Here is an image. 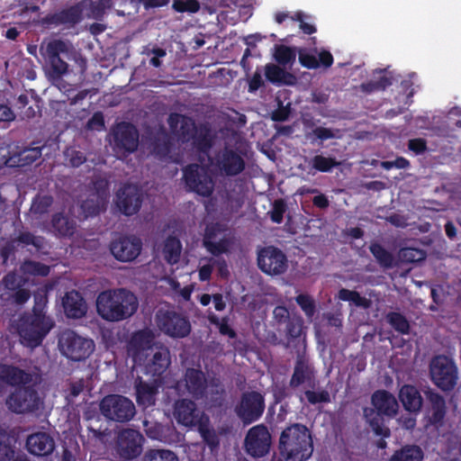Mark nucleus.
<instances>
[{
    "instance_id": "c9c22d12",
    "label": "nucleus",
    "mask_w": 461,
    "mask_h": 461,
    "mask_svg": "<svg viewBox=\"0 0 461 461\" xmlns=\"http://www.w3.org/2000/svg\"><path fill=\"white\" fill-rule=\"evenodd\" d=\"M424 452L420 447L414 444H407L395 450L389 461H422Z\"/></svg>"
},
{
    "instance_id": "bb28decb",
    "label": "nucleus",
    "mask_w": 461,
    "mask_h": 461,
    "mask_svg": "<svg viewBox=\"0 0 461 461\" xmlns=\"http://www.w3.org/2000/svg\"><path fill=\"white\" fill-rule=\"evenodd\" d=\"M154 335L151 330L144 329L132 333L127 343L128 355L137 362L142 353L152 348Z\"/></svg>"
},
{
    "instance_id": "e433bc0d",
    "label": "nucleus",
    "mask_w": 461,
    "mask_h": 461,
    "mask_svg": "<svg viewBox=\"0 0 461 461\" xmlns=\"http://www.w3.org/2000/svg\"><path fill=\"white\" fill-rule=\"evenodd\" d=\"M182 251V244L179 239L169 235L164 242L163 257L169 265H176L179 262Z\"/></svg>"
},
{
    "instance_id": "c03bdc74",
    "label": "nucleus",
    "mask_w": 461,
    "mask_h": 461,
    "mask_svg": "<svg viewBox=\"0 0 461 461\" xmlns=\"http://www.w3.org/2000/svg\"><path fill=\"white\" fill-rule=\"evenodd\" d=\"M295 51L288 46L277 45L275 48L274 59L276 61L283 66L293 63L295 60Z\"/></svg>"
},
{
    "instance_id": "dca6fc26",
    "label": "nucleus",
    "mask_w": 461,
    "mask_h": 461,
    "mask_svg": "<svg viewBox=\"0 0 461 461\" xmlns=\"http://www.w3.org/2000/svg\"><path fill=\"white\" fill-rule=\"evenodd\" d=\"M258 266L262 272L276 276L283 274L288 267V261L285 254L274 246L263 248L258 256Z\"/></svg>"
},
{
    "instance_id": "338daca9",
    "label": "nucleus",
    "mask_w": 461,
    "mask_h": 461,
    "mask_svg": "<svg viewBox=\"0 0 461 461\" xmlns=\"http://www.w3.org/2000/svg\"><path fill=\"white\" fill-rule=\"evenodd\" d=\"M273 317L278 325L285 324L292 317L285 306L277 305L274 308Z\"/></svg>"
},
{
    "instance_id": "c756f323",
    "label": "nucleus",
    "mask_w": 461,
    "mask_h": 461,
    "mask_svg": "<svg viewBox=\"0 0 461 461\" xmlns=\"http://www.w3.org/2000/svg\"><path fill=\"white\" fill-rule=\"evenodd\" d=\"M0 379L11 386L23 387L32 382V375L14 365L0 364Z\"/></svg>"
},
{
    "instance_id": "2f4dec72",
    "label": "nucleus",
    "mask_w": 461,
    "mask_h": 461,
    "mask_svg": "<svg viewBox=\"0 0 461 461\" xmlns=\"http://www.w3.org/2000/svg\"><path fill=\"white\" fill-rule=\"evenodd\" d=\"M64 312L68 318L79 319L86 312V303L81 294L76 290L66 293L62 299Z\"/></svg>"
},
{
    "instance_id": "f3484780",
    "label": "nucleus",
    "mask_w": 461,
    "mask_h": 461,
    "mask_svg": "<svg viewBox=\"0 0 461 461\" xmlns=\"http://www.w3.org/2000/svg\"><path fill=\"white\" fill-rule=\"evenodd\" d=\"M244 446L246 452L252 457H262L270 449L271 435L264 424H259L249 429Z\"/></svg>"
},
{
    "instance_id": "a19ab883",
    "label": "nucleus",
    "mask_w": 461,
    "mask_h": 461,
    "mask_svg": "<svg viewBox=\"0 0 461 461\" xmlns=\"http://www.w3.org/2000/svg\"><path fill=\"white\" fill-rule=\"evenodd\" d=\"M20 270L24 275L44 277L50 274V267L41 262L27 259L22 263Z\"/></svg>"
},
{
    "instance_id": "e2e57ef3",
    "label": "nucleus",
    "mask_w": 461,
    "mask_h": 461,
    "mask_svg": "<svg viewBox=\"0 0 461 461\" xmlns=\"http://www.w3.org/2000/svg\"><path fill=\"white\" fill-rule=\"evenodd\" d=\"M305 17H306V15L303 12L298 11L293 16H291V20L299 22L300 23L299 27L302 30V32L304 34L311 35V34L316 32L317 29H316L315 25L306 23L304 21Z\"/></svg>"
},
{
    "instance_id": "4c0bfd02",
    "label": "nucleus",
    "mask_w": 461,
    "mask_h": 461,
    "mask_svg": "<svg viewBox=\"0 0 461 461\" xmlns=\"http://www.w3.org/2000/svg\"><path fill=\"white\" fill-rule=\"evenodd\" d=\"M369 250L381 267L388 269L393 267V255L389 250L384 249L380 243H371L369 246Z\"/></svg>"
},
{
    "instance_id": "393cba45",
    "label": "nucleus",
    "mask_w": 461,
    "mask_h": 461,
    "mask_svg": "<svg viewBox=\"0 0 461 461\" xmlns=\"http://www.w3.org/2000/svg\"><path fill=\"white\" fill-rule=\"evenodd\" d=\"M170 364L169 349L164 346L156 347L151 358L144 366V373L158 380Z\"/></svg>"
},
{
    "instance_id": "5fc2aeb1",
    "label": "nucleus",
    "mask_w": 461,
    "mask_h": 461,
    "mask_svg": "<svg viewBox=\"0 0 461 461\" xmlns=\"http://www.w3.org/2000/svg\"><path fill=\"white\" fill-rule=\"evenodd\" d=\"M285 334L288 339H297L301 336L303 330V320L300 317H292L285 323Z\"/></svg>"
},
{
    "instance_id": "774afa93",
    "label": "nucleus",
    "mask_w": 461,
    "mask_h": 461,
    "mask_svg": "<svg viewBox=\"0 0 461 461\" xmlns=\"http://www.w3.org/2000/svg\"><path fill=\"white\" fill-rule=\"evenodd\" d=\"M221 231V225L219 223H212L206 226L204 230V235L203 239V245H206L207 242H212Z\"/></svg>"
},
{
    "instance_id": "f8f14e48",
    "label": "nucleus",
    "mask_w": 461,
    "mask_h": 461,
    "mask_svg": "<svg viewBox=\"0 0 461 461\" xmlns=\"http://www.w3.org/2000/svg\"><path fill=\"white\" fill-rule=\"evenodd\" d=\"M41 398L33 386L16 388L6 399V404L14 413L32 412L39 409Z\"/></svg>"
},
{
    "instance_id": "6e6552de",
    "label": "nucleus",
    "mask_w": 461,
    "mask_h": 461,
    "mask_svg": "<svg viewBox=\"0 0 461 461\" xmlns=\"http://www.w3.org/2000/svg\"><path fill=\"white\" fill-rule=\"evenodd\" d=\"M156 322L162 333L173 339H184L191 332L188 318L173 310H158Z\"/></svg>"
},
{
    "instance_id": "a18cd8bd",
    "label": "nucleus",
    "mask_w": 461,
    "mask_h": 461,
    "mask_svg": "<svg viewBox=\"0 0 461 461\" xmlns=\"http://www.w3.org/2000/svg\"><path fill=\"white\" fill-rule=\"evenodd\" d=\"M144 461H178V457L171 450L149 449L144 456Z\"/></svg>"
},
{
    "instance_id": "5701e85b",
    "label": "nucleus",
    "mask_w": 461,
    "mask_h": 461,
    "mask_svg": "<svg viewBox=\"0 0 461 461\" xmlns=\"http://www.w3.org/2000/svg\"><path fill=\"white\" fill-rule=\"evenodd\" d=\"M116 204L126 216L137 213L142 204V194L140 188L131 184H126L116 194Z\"/></svg>"
},
{
    "instance_id": "052dcab7",
    "label": "nucleus",
    "mask_w": 461,
    "mask_h": 461,
    "mask_svg": "<svg viewBox=\"0 0 461 461\" xmlns=\"http://www.w3.org/2000/svg\"><path fill=\"white\" fill-rule=\"evenodd\" d=\"M299 62L303 67L308 69H315L320 67V63L316 56L305 50L299 51Z\"/></svg>"
},
{
    "instance_id": "6e6d98bb",
    "label": "nucleus",
    "mask_w": 461,
    "mask_h": 461,
    "mask_svg": "<svg viewBox=\"0 0 461 461\" xmlns=\"http://www.w3.org/2000/svg\"><path fill=\"white\" fill-rule=\"evenodd\" d=\"M173 8L178 13H196L200 9L198 0H173Z\"/></svg>"
},
{
    "instance_id": "f704fd0d",
    "label": "nucleus",
    "mask_w": 461,
    "mask_h": 461,
    "mask_svg": "<svg viewBox=\"0 0 461 461\" xmlns=\"http://www.w3.org/2000/svg\"><path fill=\"white\" fill-rule=\"evenodd\" d=\"M265 76L267 81L277 86L293 85L295 80V77L293 74L271 63L266 65Z\"/></svg>"
},
{
    "instance_id": "69168bd1",
    "label": "nucleus",
    "mask_w": 461,
    "mask_h": 461,
    "mask_svg": "<svg viewBox=\"0 0 461 461\" xmlns=\"http://www.w3.org/2000/svg\"><path fill=\"white\" fill-rule=\"evenodd\" d=\"M48 298L45 293L37 292L34 294V305L32 313L46 314L44 309L47 305Z\"/></svg>"
},
{
    "instance_id": "4d7b16f0",
    "label": "nucleus",
    "mask_w": 461,
    "mask_h": 461,
    "mask_svg": "<svg viewBox=\"0 0 461 461\" xmlns=\"http://www.w3.org/2000/svg\"><path fill=\"white\" fill-rule=\"evenodd\" d=\"M286 210L287 205L283 199L275 200L272 210L269 212L271 221L275 223H281Z\"/></svg>"
},
{
    "instance_id": "b1692460",
    "label": "nucleus",
    "mask_w": 461,
    "mask_h": 461,
    "mask_svg": "<svg viewBox=\"0 0 461 461\" xmlns=\"http://www.w3.org/2000/svg\"><path fill=\"white\" fill-rule=\"evenodd\" d=\"M160 387V381L153 379L152 382L144 381L138 376L134 382L135 399L137 404L141 408L152 407L156 404L157 395Z\"/></svg>"
},
{
    "instance_id": "0e129e2a",
    "label": "nucleus",
    "mask_w": 461,
    "mask_h": 461,
    "mask_svg": "<svg viewBox=\"0 0 461 461\" xmlns=\"http://www.w3.org/2000/svg\"><path fill=\"white\" fill-rule=\"evenodd\" d=\"M407 146L408 149L415 155H422L428 150L427 140L423 138L410 139Z\"/></svg>"
},
{
    "instance_id": "f03ea898",
    "label": "nucleus",
    "mask_w": 461,
    "mask_h": 461,
    "mask_svg": "<svg viewBox=\"0 0 461 461\" xmlns=\"http://www.w3.org/2000/svg\"><path fill=\"white\" fill-rule=\"evenodd\" d=\"M278 447L285 461H306L313 452L309 429L300 423L286 427L280 435Z\"/></svg>"
},
{
    "instance_id": "1a4fd4ad",
    "label": "nucleus",
    "mask_w": 461,
    "mask_h": 461,
    "mask_svg": "<svg viewBox=\"0 0 461 461\" xmlns=\"http://www.w3.org/2000/svg\"><path fill=\"white\" fill-rule=\"evenodd\" d=\"M183 180L188 191L203 197H209L214 190V182L207 169L196 163L183 168Z\"/></svg>"
},
{
    "instance_id": "a878e982",
    "label": "nucleus",
    "mask_w": 461,
    "mask_h": 461,
    "mask_svg": "<svg viewBox=\"0 0 461 461\" xmlns=\"http://www.w3.org/2000/svg\"><path fill=\"white\" fill-rule=\"evenodd\" d=\"M424 394L428 402L427 413L429 423L434 426L441 425L447 412L445 398L431 388L424 390Z\"/></svg>"
},
{
    "instance_id": "7ed1b4c3",
    "label": "nucleus",
    "mask_w": 461,
    "mask_h": 461,
    "mask_svg": "<svg viewBox=\"0 0 461 461\" xmlns=\"http://www.w3.org/2000/svg\"><path fill=\"white\" fill-rule=\"evenodd\" d=\"M374 408L366 407L363 410L364 418L376 436L389 438L391 431L384 424V417H394L399 409V404L393 393L386 390H377L371 397Z\"/></svg>"
},
{
    "instance_id": "2eb2a0df",
    "label": "nucleus",
    "mask_w": 461,
    "mask_h": 461,
    "mask_svg": "<svg viewBox=\"0 0 461 461\" xmlns=\"http://www.w3.org/2000/svg\"><path fill=\"white\" fill-rule=\"evenodd\" d=\"M113 149L123 155L133 153L139 146V131L131 122H122L112 130Z\"/></svg>"
},
{
    "instance_id": "f257e3e1",
    "label": "nucleus",
    "mask_w": 461,
    "mask_h": 461,
    "mask_svg": "<svg viewBox=\"0 0 461 461\" xmlns=\"http://www.w3.org/2000/svg\"><path fill=\"white\" fill-rule=\"evenodd\" d=\"M137 309V297L125 288L103 291L96 298V311L102 319L108 321L126 320L132 316Z\"/></svg>"
},
{
    "instance_id": "ddd939ff",
    "label": "nucleus",
    "mask_w": 461,
    "mask_h": 461,
    "mask_svg": "<svg viewBox=\"0 0 461 461\" xmlns=\"http://www.w3.org/2000/svg\"><path fill=\"white\" fill-rule=\"evenodd\" d=\"M264 411V396L257 391L244 393L240 404L236 408L237 415L245 425L258 420Z\"/></svg>"
},
{
    "instance_id": "39448f33",
    "label": "nucleus",
    "mask_w": 461,
    "mask_h": 461,
    "mask_svg": "<svg viewBox=\"0 0 461 461\" xmlns=\"http://www.w3.org/2000/svg\"><path fill=\"white\" fill-rule=\"evenodd\" d=\"M101 414L108 420L126 423L132 420L136 413L133 402L120 394H108L99 404Z\"/></svg>"
},
{
    "instance_id": "412c9836",
    "label": "nucleus",
    "mask_w": 461,
    "mask_h": 461,
    "mask_svg": "<svg viewBox=\"0 0 461 461\" xmlns=\"http://www.w3.org/2000/svg\"><path fill=\"white\" fill-rule=\"evenodd\" d=\"M142 435L136 429H122L117 437L116 451L124 459H133L142 451Z\"/></svg>"
},
{
    "instance_id": "cd10ccee",
    "label": "nucleus",
    "mask_w": 461,
    "mask_h": 461,
    "mask_svg": "<svg viewBox=\"0 0 461 461\" xmlns=\"http://www.w3.org/2000/svg\"><path fill=\"white\" fill-rule=\"evenodd\" d=\"M185 386L190 395L196 400H202L206 396L208 388L204 373L197 368L189 367L184 375Z\"/></svg>"
},
{
    "instance_id": "49530a36",
    "label": "nucleus",
    "mask_w": 461,
    "mask_h": 461,
    "mask_svg": "<svg viewBox=\"0 0 461 461\" xmlns=\"http://www.w3.org/2000/svg\"><path fill=\"white\" fill-rule=\"evenodd\" d=\"M225 390L219 382H212L209 391V402L212 407H221L224 402Z\"/></svg>"
},
{
    "instance_id": "13d9d810",
    "label": "nucleus",
    "mask_w": 461,
    "mask_h": 461,
    "mask_svg": "<svg viewBox=\"0 0 461 461\" xmlns=\"http://www.w3.org/2000/svg\"><path fill=\"white\" fill-rule=\"evenodd\" d=\"M144 430L146 435L151 439L161 440L163 436L164 427L159 423H151L148 420L143 422Z\"/></svg>"
},
{
    "instance_id": "09e8293b",
    "label": "nucleus",
    "mask_w": 461,
    "mask_h": 461,
    "mask_svg": "<svg viewBox=\"0 0 461 461\" xmlns=\"http://www.w3.org/2000/svg\"><path fill=\"white\" fill-rule=\"evenodd\" d=\"M197 125L198 124L195 123L194 120L192 117L185 115L183 118V122L176 133L178 134L182 141L189 142L190 137L194 131L196 129Z\"/></svg>"
},
{
    "instance_id": "20e7f679",
    "label": "nucleus",
    "mask_w": 461,
    "mask_h": 461,
    "mask_svg": "<svg viewBox=\"0 0 461 461\" xmlns=\"http://www.w3.org/2000/svg\"><path fill=\"white\" fill-rule=\"evenodd\" d=\"M54 327V321L46 314L25 313L18 323L17 330L22 342L28 348H35Z\"/></svg>"
},
{
    "instance_id": "423d86ee",
    "label": "nucleus",
    "mask_w": 461,
    "mask_h": 461,
    "mask_svg": "<svg viewBox=\"0 0 461 461\" xmlns=\"http://www.w3.org/2000/svg\"><path fill=\"white\" fill-rule=\"evenodd\" d=\"M429 375L433 384L444 392L451 391L457 383V367L452 359L439 355L432 358Z\"/></svg>"
},
{
    "instance_id": "3c124183",
    "label": "nucleus",
    "mask_w": 461,
    "mask_h": 461,
    "mask_svg": "<svg viewBox=\"0 0 461 461\" xmlns=\"http://www.w3.org/2000/svg\"><path fill=\"white\" fill-rule=\"evenodd\" d=\"M41 156V148H25L19 153V162L22 166L31 165Z\"/></svg>"
},
{
    "instance_id": "c85d7f7f",
    "label": "nucleus",
    "mask_w": 461,
    "mask_h": 461,
    "mask_svg": "<svg viewBox=\"0 0 461 461\" xmlns=\"http://www.w3.org/2000/svg\"><path fill=\"white\" fill-rule=\"evenodd\" d=\"M192 147L201 154L208 155L214 143V135L207 122L198 123L190 137Z\"/></svg>"
},
{
    "instance_id": "4468645a",
    "label": "nucleus",
    "mask_w": 461,
    "mask_h": 461,
    "mask_svg": "<svg viewBox=\"0 0 461 461\" xmlns=\"http://www.w3.org/2000/svg\"><path fill=\"white\" fill-rule=\"evenodd\" d=\"M304 384L311 388L316 384V370L305 350L297 352L289 386L295 389Z\"/></svg>"
},
{
    "instance_id": "0eeeda50",
    "label": "nucleus",
    "mask_w": 461,
    "mask_h": 461,
    "mask_svg": "<svg viewBox=\"0 0 461 461\" xmlns=\"http://www.w3.org/2000/svg\"><path fill=\"white\" fill-rule=\"evenodd\" d=\"M59 347L62 354L72 361L86 360L95 350L93 339L83 338L70 330L61 334Z\"/></svg>"
},
{
    "instance_id": "bf43d9fd",
    "label": "nucleus",
    "mask_w": 461,
    "mask_h": 461,
    "mask_svg": "<svg viewBox=\"0 0 461 461\" xmlns=\"http://www.w3.org/2000/svg\"><path fill=\"white\" fill-rule=\"evenodd\" d=\"M203 247L212 256L218 257L223 253L228 252L229 242L227 240L222 239L218 242H207V244L204 245Z\"/></svg>"
},
{
    "instance_id": "473e14b6",
    "label": "nucleus",
    "mask_w": 461,
    "mask_h": 461,
    "mask_svg": "<svg viewBox=\"0 0 461 461\" xmlns=\"http://www.w3.org/2000/svg\"><path fill=\"white\" fill-rule=\"evenodd\" d=\"M399 399L409 412H419L423 405V398L418 388L411 384H403L399 391Z\"/></svg>"
},
{
    "instance_id": "9d476101",
    "label": "nucleus",
    "mask_w": 461,
    "mask_h": 461,
    "mask_svg": "<svg viewBox=\"0 0 461 461\" xmlns=\"http://www.w3.org/2000/svg\"><path fill=\"white\" fill-rule=\"evenodd\" d=\"M211 165L221 175L235 176L244 171L246 163L244 158L232 148L225 146L209 158Z\"/></svg>"
},
{
    "instance_id": "6ab92c4d",
    "label": "nucleus",
    "mask_w": 461,
    "mask_h": 461,
    "mask_svg": "<svg viewBox=\"0 0 461 461\" xmlns=\"http://www.w3.org/2000/svg\"><path fill=\"white\" fill-rule=\"evenodd\" d=\"M83 18V9L78 5H73L59 11L48 14L41 19V25L45 28H57L63 26L66 29L73 28Z\"/></svg>"
},
{
    "instance_id": "aec40b11",
    "label": "nucleus",
    "mask_w": 461,
    "mask_h": 461,
    "mask_svg": "<svg viewBox=\"0 0 461 461\" xmlns=\"http://www.w3.org/2000/svg\"><path fill=\"white\" fill-rule=\"evenodd\" d=\"M95 191L90 193L80 204L83 219L98 215L105 209L108 197V185L104 180L94 182Z\"/></svg>"
},
{
    "instance_id": "864d4df0",
    "label": "nucleus",
    "mask_w": 461,
    "mask_h": 461,
    "mask_svg": "<svg viewBox=\"0 0 461 461\" xmlns=\"http://www.w3.org/2000/svg\"><path fill=\"white\" fill-rule=\"evenodd\" d=\"M64 156L69 165L73 167H79L86 161V156L85 153L74 148H68L64 151Z\"/></svg>"
},
{
    "instance_id": "680f3d73",
    "label": "nucleus",
    "mask_w": 461,
    "mask_h": 461,
    "mask_svg": "<svg viewBox=\"0 0 461 461\" xmlns=\"http://www.w3.org/2000/svg\"><path fill=\"white\" fill-rule=\"evenodd\" d=\"M14 456V450L6 433L5 438L0 440V461H10Z\"/></svg>"
},
{
    "instance_id": "79ce46f5",
    "label": "nucleus",
    "mask_w": 461,
    "mask_h": 461,
    "mask_svg": "<svg viewBox=\"0 0 461 461\" xmlns=\"http://www.w3.org/2000/svg\"><path fill=\"white\" fill-rule=\"evenodd\" d=\"M337 297L339 300L351 302L354 305L363 307L365 309L369 308L371 305L369 299L361 296L357 291L348 290L347 288H341L339 290Z\"/></svg>"
},
{
    "instance_id": "9b49d317",
    "label": "nucleus",
    "mask_w": 461,
    "mask_h": 461,
    "mask_svg": "<svg viewBox=\"0 0 461 461\" xmlns=\"http://www.w3.org/2000/svg\"><path fill=\"white\" fill-rule=\"evenodd\" d=\"M70 50V45L60 39L50 41L45 47V55L50 65V76L54 79L60 78L68 72V65L64 60Z\"/></svg>"
},
{
    "instance_id": "58836bf2",
    "label": "nucleus",
    "mask_w": 461,
    "mask_h": 461,
    "mask_svg": "<svg viewBox=\"0 0 461 461\" xmlns=\"http://www.w3.org/2000/svg\"><path fill=\"white\" fill-rule=\"evenodd\" d=\"M340 165L336 158L325 157L322 154L313 156L310 160V166L317 172L329 173Z\"/></svg>"
},
{
    "instance_id": "a211bd4d",
    "label": "nucleus",
    "mask_w": 461,
    "mask_h": 461,
    "mask_svg": "<svg viewBox=\"0 0 461 461\" xmlns=\"http://www.w3.org/2000/svg\"><path fill=\"white\" fill-rule=\"evenodd\" d=\"M142 240L135 235H121L110 244L113 256L121 262L135 260L142 250Z\"/></svg>"
},
{
    "instance_id": "72a5a7b5",
    "label": "nucleus",
    "mask_w": 461,
    "mask_h": 461,
    "mask_svg": "<svg viewBox=\"0 0 461 461\" xmlns=\"http://www.w3.org/2000/svg\"><path fill=\"white\" fill-rule=\"evenodd\" d=\"M51 226L56 235L59 237H71L77 229L76 221L62 212H57L52 215Z\"/></svg>"
},
{
    "instance_id": "8fccbe9b",
    "label": "nucleus",
    "mask_w": 461,
    "mask_h": 461,
    "mask_svg": "<svg viewBox=\"0 0 461 461\" xmlns=\"http://www.w3.org/2000/svg\"><path fill=\"white\" fill-rule=\"evenodd\" d=\"M15 241L24 245H32L38 250L42 249L45 244V239L43 237L35 236L29 231L21 232L15 239Z\"/></svg>"
},
{
    "instance_id": "de8ad7c7",
    "label": "nucleus",
    "mask_w": 461,
    "mask_h": 461,
    "mask_svg": "<svg viewBox=\"0 0 461 461\" xmlns=\"http://www.w3.org/2000/svg\"><path fill=\"white\" fill-rule=\"evenodd\" d=\"M295 302L308 318L314 316L316 312V303L311 295L301 294L295 297Z\"/></svg>"
},
{
    "instance_id": "ea45409f",
    "label": "nucleus",
    "mask_w": 461,
    "mask_h": 461,
    "mask_svg": "<svg viewBox=\"0 0 461 461\" xmlns=\"http://www.w3.org/2000/svg\"><path fill=\"white\" fill-rule=\"evenodd\" d=\"M385 320L387 323L399 334L408 335L410 333V322L401 312H389L385 315Z\"/></svg>"
},
{
    "instance_id": "7c9ffc66",
    "label": "nucleus",
    "mask_w": 461,
    "mask_h": 461,
    "mask_svg": "<svg viewBox=\"0 0 461 461\" xmlns=\"http://www.w3.org/2000/svg\"><path fill=\"white\" fill-rule=\"evenodd\" d=\"M28 451L38 456H45L51 454L55 448L52 437L46 432H37L30 435L26 440Z\"/></svg>"
},
{
    "instance_id": "4be33fe9",
    "label": "nucleus",
    "mask_w": 461,
    "mask_h": 461,
    "mask_svg": "<svg viewBox=\"0 0 461 461\" xmlns=\"http://www.w3.org/2000/svg\"><path fill=\"white\" fill-rule=\"evenodd\" d=\"M174 416L179 424L190 428L202 426L205 418L204 413L190 399H180L175 402Z\"/></svg>"
},
{
    "instance_id": "603ef678",
    "label": "nucleus",
    "mask_w": 461,
    "mask_h": 461,
    "mask_svg": "<svg viewBox=\"0 0 461 461\" xmlns=\"http://www.w3.org/2000/svg\"><path fill=\"white\" fill-rule=\"evenodd\" d=\"M304 395L308 401V402L312 405H315L317 403H329L330 402V395L327 390L321 391H313V390H306L304 392Z\"/></svg>"
},
{
    "instance_id": "37998d69",
    "label": "nucleus",
    "mask_w": 461,
    "mask_h": 461,
    "mask_svg": "<svg viewBox=\"0 0 461 461\" xmlns=\"http://www.w3.org/2000/svg\"><path fill=\"white\" fill-rule=\"evenodd\" d=\"M398 256L403 263H416L424 260L426 253L420 249L406 247L399 250Z\"/></svg>"
}]
</instances>
